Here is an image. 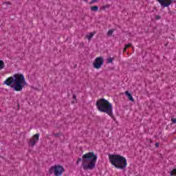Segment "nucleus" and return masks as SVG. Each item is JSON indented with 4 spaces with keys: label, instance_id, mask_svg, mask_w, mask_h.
<instances>
[{
    "label": "nucleus",
    "instance_id": "nucleus-1",
    "mask_svg": "<svg viewBox=\"0 0 176 176\" xmlns=\"http://www.w3.org/2000/svg\"><path fill=\"white\" fill-rule=\"evenodd\" d=\"M3 85L10 86L14 91H23L26 86H28L27 80L23 74H15L13 76L8 77L3 82Z\"/></svg>",
    "mask_w": 176,
    "mask_h": 176
},
{
    "label": "nucleus",
    "instance_id": "nucleus-2",
    "mask_svg": "<svg viewBox=\"0 0 176 176\" xmlns=\"http://www.w3.org/2000/svg\"><path fill=\"white\" fill-rule=\"evenodd\" d=\"M98 157L94 153L89 152L84 154L82 158H78L76 164H79L82 160V167L83 170H94V168H96Z\"/></svg>",
    "mask_w": 176,
    "mask_h": 176
},
{
    "label": "nucleus",
    "instance_id": "nucleus-3",
    "mask_svg": "<svg viewBox=\"0 0 176 176\" xmlns=\"http://www.w3.org/2000/svg\"><path fill=\"white\" fill-rule=\"evenodd\" d=\"M96 108L99 112L107 113L110 118H113V107L112 103L104 98H100L96 102Z\"/></svg>",
    "mask_w": 176,
    "mask_h": 176
},
{
    "label": "nucleus",
    "instance_id": "nucleus-4",
    "mask_svg": "<svg viewBox=\"0 0 176 176\" xmlns=\"http://www.w3.org/2000/svg\"><path fill=\"white\" fill-rule=\"evenodd\" d=\"M109 160L112 166H114L116 168H120L123 170L127 167V160L126 157L116 154H109Z\"/></svg>",
    "mask_w": 176,
    "mask_h": 176
},
{
    "label": "nucleus",
    "instance_id": "nucleus-5",
    "mask_svg": "<svg viewBox=\"0 0 176 176\" xmlns=\"http://www.w3.org/2000/svg\"><path fill=\"white\" fill-rule=\"evenodd\" d=\"M65 169H64V166L61 165H54L50 167L48 170L49 174L52 175L54 174L55 176H61L64 174Z\"/></svg>",
    "mask_w": 176,
    "mask_h": 176
},
{
    "label": "nucleus",
    "instance_id": "nucleus-6",
    "mask_svg": "<svg viewBox=\"0 0 176 176\" xmlns=\"http://www.w3.org/2000/svg\"><path fill=\"white\" fill-rule=\"evenodd\" d=\"M102 64H104V59L102 58V57H97L95 59V62L93 63V65L94 68H96V69H100Z\"/></svg>",
    "mask_w": 176,
    "mask_h": 176
},
{
    "label": "nucleus",
    "instance_id": "nucleus-7",
    "mask_svg": "<svg viewBox=\"0 0 176 176\" xmlns=\"http://www.w3.org/2000/svg\"><path fill=\"white\" fill-rule=\"evenodd\" d=\"M38 141H39V134L36 133L32 136V138L30 140L29 146L34 148L35 145H36Z\"/></svg>",
    "mask_w": 176,
    "mask_h": 176
},
{
    "label": "nucleus",
    "instance_id": "nucleus-8",
    "mask_svg": "<svg viewBox=\"0 0 176 176\" xmlns=\"http://www.w3.org/2000/svg\"><path fill=\"white\" fill-rule=\"evenodd\" d=\"M159 3L162 6H164V8H168L171 3H173V0H157Z\"/></svg>",
    "mask_w": 176,
    "mask_h": 176
},
{
    "label": "nucleus",
    "instance_id": "nucleus-9",
    "mask_svg": "<svg viewBox=\"0 0 176 176\" xmlns=\"http://www.w3.org/2000/svg\"><path fill=\"white\" fill-rule=\"evenodd\" d=\"M125 95L128 97L129 101L134 102V98H133V96L129 92V91H125Z\"/></svg>",
    "mask_w": 176,
    "mask_h": 176
},
{
    "label": "nucleus",
    "instance_id": "nucleus-10",
    "mask_svg": "<svg viewBox=\"0 0 176 176\" xmlns=\"http://www.w3.org/2000/svg\"><path fill=\"white\" fill-rule=\"evenodd\" d=\"M94 35H96V32H91L86 36V38L88 39V41H91Z\"/></svg>",
    "mask_w": 176,
    "mask_h": 176
},
{
    "label": "nucleus",
    "instance_id": "nucleus-11",
    "mask_svg": "<svg viewBox=\"0 0 176 176\" xmlns=\"http://www.w3.org/2000/svg\"><path fill=\"white\" fill-rule=\"evenodd\" d=\"M113 32H115V29L109 30L107 32V36H112V34H113Z\"/></svg>",
    "mask_w": 176,
    "mask_h": 176
},
{
    "label": "nucleus",
    "instance_id": "nucleus-12",
    "mask_svg": "<svg viewBox=\"0 0 176 176\" xmlns=\"http://www.w3.org/2000/svg\"><path fill=\"white\" fill-rule=\"evenodd\" d=\"M90 10H91V12H97L98 10V7L96 6H91Z\"/></svg>",
    "mask_w": 176,
    "mask_h": 176
},
{
    "label": "nucleus",
    "instance_id": "nucleus-13",
    "mask_svg": "<svg viewBox=\"0 0 176 176\" xmlns=\"http://www.w3.org/2000/svg\"><path fill=\"white\" fill-rule=\"evenodd\" d=\"M5 68V63H3V60H0V71L1 69H3Z\"/></svg>",
    "mask_w": 176,
    "mask_h": 176
},
{
    "label": "nucleus",
    "instance_id": "nucleus-14",
    "mask_svg": "<svg viewBox=\"0 0 176 176\" xmlns=\"http://www.w3.org/2000/svg\"><path fill=\"white\" fill-rule=\"evenodd\" d=\"M170 175L171 176H174V175H176V168L172 170L170 173Z\"/></svg>",
    "mask_w": 176,
    "mask_h": 176
},
{
    "label": "nucleus",
    "instance_id": "nucleus-15",
    "mask_svg": "<svg viewBox=\"0 0 176 176\" xmlns=\"http://www.w3.org/2000/svg\"><path fill=\"white\" fill-rule=\"evenodd\" d=\"M109 8V4H107L105 6H102V10H105V9Z\"/></svg>",
    "mask_w": 176,
    "mask_h": 176
},
{
    "label": "nucleus",
    "instance_id": "nucleus-16",
    "mask_svg": "<svg viewBox=\"0 0 176 176\" xmlns=\"http://www.w3.org/2000/svg\"><path fill=\"white\" fill-rule=\"evenodd\" d=\"M113 61V58H109L108 59H107V63H109V64H110L111 63H112Z\"/></svg>",
    "mask_w": 176,
    "mask_h": 176
},
{
    "label": "nucleus",
    "instance_id": "nucleus-17",
    "mask_svg": "<svg viewBox=\"0 0 176 176\" xmlns=\"http://www.w3.org/2000/svg\"><path fill=\"white\" fill-rule=\"evenodd\" d=\"M131 43H129L125 45L126 49H129V47H131Z\"/></svg>",
    "mask_w": 176,
    "mask_h": 176
},
{
    "label": "nucleus",
    "instance_id": "nucleus-18",
    "mask_svg": "<svg viewBox=\"0 0 176 176\" xmlns=\"http://www.w3.org/2000/svg\"><path fill=\"white\" fill-rule=\"evenodd\" d=\"M171 121L173 123H176V118H172Z\"/></svg>",
    "mask_w": 176,
    "mask_h": 176
},
{
    "label": "nucleus",
    "instance_id": "nucleus-19",
    "mask_svg": "<svg viewBox=\"0 0 176 176\" xmlns=\"http://www.w3.org/2000/svg\"><path fill=\"white\" fill-rule=\"evenodd\" d=\"M94 2H97V0H92L91 2H90V4H93L94 3Z\"/></svg>",
    "mask_w": 176,
    "mask_h": 176
},
{
    "label": "nucleus",
    "instance_id": "nucleus-20",
    "mask_svg": "<svg viewBox=\"0 0 176 176\" xmlns=\"http://www.w3.org/2000/svg\"><path fill=\"white\" fill-rule=\"evenodd\" d=\"M155 148H159V143H155Z\"/></svg>",
    "mask_w": 176,
    "mask_h": 176
},
{
    "label": "nucleus",
    "instance_id": "nucleus-21",
    "mask_svg": "<svg viewBox=\"0 0 176 176\" xmlns=\"http://www.w3.org/2000/svg\"><path fill=\"white\" fill-rule=\"evenodd\" d=\"M156 19H157V20H159L160 19V16H157Z\"/></svg>",
    "mask_w": 176,
    "mask_h": 176
},
{
    "label": "nucleus",
    "instance_id": "nucleus-22",
    "mask_svg": "<svg viewBox=\"0 0 176 176\" xmlns=\"http://www.w3.org/2000/svg\"><path fill=\"white\" fill-rule=\"evenodd\" d=\"M73 98H74V100H76V96L74 95Z\"/></svg>",
    "mask_w": 176,
    "mask_h": 176
},
{
    "label": "nucleus",
    "instance_id": "nucleus-23",
    "mask_svg": "<svg viewBox=\"0 0 176 176\" xmlns=\"http://www.w3.org/2000/svg\"><path fill=\"white\" fill-rule=\"evenodd\" d=\"M126 50H127V48H126V47H124L123 52H126Z\"/></svg>",
    "mask_w": 176,
    "mask_h": 176
},
{
    "label": "nucleus",
    "instance_id": "nucleus-24",
    "mask_svg": "<svg viewBox=\"0 0 176 176\" xmlns=\"http://www.w3.org/2000/svg\"><path fill=\"white\" fill-rule=\"evenodd\" d=\"M55 137H58V133L55 134Z\"/></svg>",
    "mask_w": 176,
    "mask_h": 176
},
{
    "label": "nucleus",
    "instance_id": "nucleus-25",
    "mask_svg": "<svg viewBox=\"0 0 176 176\" xmlns=\"http://www.w3.org/2000/svg\"><path fill=\"white\" fill-rule=\"evenodd\" d=\"M8 3V5H10V3H9V2H8V3Z\"/></svg>",
    "mask_w": 176,
    "mask_h": 176
},
{
    "label": "nucleus",
    "instance_id": "nucleus-26",
    "mask_svg": "<svg viewBox=\"0 0 176 176\" xmlns=\"http://www.w3.org/2000/svg\"><path fill=\"white\" fill-rule=\"evenodd\" d=\"M86 2H87V0H85Z\"/></svg>",
    "mask_w": 176,
    "mask_h": 176
},
{
    "label": "nucleus",
    "instance_id": "nucleus-27",
    "mask_svg": "<svg viewBox=\"0 0 176 176\" xmlns=\"http://www.w3.org/2000/svg\"><path fill=\"white\" fill-rule=\"evenodd\" d=\"M150 142H152V140H150Z\"/></svg>",
    "mask_w": 176,
    "mask_h": 176
}]
</instances>
